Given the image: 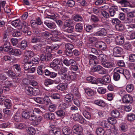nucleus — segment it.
<instances>
[{"instance_id":"nucleus-1","label":"nucleus","mask_w":135,"mask_h":135,"mask_svg":"<svg viewBox=\"0 0 135 135\" xmlns=\"http://www.w3.org/2000/svg\"><path fill=\"white\" fill-rule=\"evenodd\" d=\"M26 85L27 86H25V91L27 95L36 96L39 94V89L36 88H33L32 87Z\"/></svg>"},{"instance_id":"nucleus-2","label":"nucleus","mask_w":135,"mask_h":135,"mask_svg":"<svg viewBox=\"0 0 135 135\" xmlns=\"http://www.w3.org/2000/svg\"><path fill=\"white\" fill-rule=\"evenodd\" d=\"M60 61L58 59H54L50 64V67L55 71H57L60 70Z\"/></svg>"},{"instance_id":"nucleus-3","label":"nucleus","mask_w":135,"mask_h":135,"mask_svg":"<svg viewBox=\"0 0 135 135\" xmlns=\"http://www.w3.org/2000/svg\"><path fill=\"white\" fill-rule=\"evenodd\" d=\"M127 17L125 20V23H129L132 22L133 20L134 17L135 16V12L133 11L127 13Z\"/></svg>"},{"instance_id":"nucleus-4","label":"nucleus","mask_w":135,"mask_h":135,"mask_svg":"<svg viewBox=\"0 0 135 135\" xmlns=\"http://www.w3.org/2000/svg\"><path fill=\"white\" fill-rule=\"evenodd\" d=\"M122 51V49L119 47H114L113 49V55L116 57L121 56V53Z\"/></svg>"},{"instance_id":"nucleus-5","label":"nucleus","mask_w":135,"mask_h":135,"mask_svg":"<svg viewBox=\"0 0 135 135\" xmlns=\"http://www.w3.org/2000/svg\"><path fill=\"white\" fill-rule=\"evenodd\" d=\"M109 14L110 16L114 17L116 14V11H118V8L115 6H112L108 9Z\"/></svg>"},{"instance_id":"nucleus-6","label":"nucleus","mask_w":135,"mask_h":135,"mask_svg":"<svg viewBox=\"0 0 135 135\" xmlns=\"http://www.w3.org/2000/svg\"><path fill=\"white\" fill-rule=\"evenodd\" d=\"M95 47L100 50H104L107 48L106 44L103 41L97 42L95 45Z\"/></svg>"},{"instance_id":"nucleus-7","label":"nucleus","mask_w":135,"mask_h":135,"mask_svg":"<svg viewBox=\"0 0 135 135\" xmlns=\"http://www.w3.org/2000/svg\"><path fill=\"white\" fill-rule=\"evenodd\" d=\"M122 100L124 103H131L133 101L132 97L128 94L124 95L122 98Z\"/></svg>"},{"instance_id":"nucleus-8","label":"nucleus","mask_w":135,"mask_h":135,"mask_svg":"<svg viewBox=\"0 0 135 135\" xmlns=\"http://www.w3.org/2000/svg\"><path fill=\"white\" fill-rule=\"evenodd\" d=\"M106 34L107 32L105 29L104 28H102L100 31L94 33V35L96 36H104Z\"/></svg>"},{"instance_id":"nucleus-9","label":"nucleus","mask_w":135,"mask_h":135,"mask_svg":"<svg viewBox=\"0 0 135 135\" xmlns=\"http://www.w3.org/2000/svg\"><path fill=\"white\" fill-rule=\"evenodd\" d=\"M50 135H60L61 130L60 128H54L50 131Z\"/></svg>"},{"instance_id":"nucleus-10","label":"nucleus","mask_w":135,"mask_h":135,"mask_svg":"<svg viewBox=\"0 0 135 135\" xmlns=\"http://www.w3.org/2000/svg\"><path fill=\"white\" fill-rule=\"evenodd\" d=\"M45 119L47 120H53L55 118L54 114L52 113H47L44 115Z\"/></svg>"},{"instance_id":"nucleus-11","label":"nucleus","mask_w":135,"mask_h":135,"mask_svg":"<svg viewBox=\"0 0 135 135\" xmlns=\"http://www.w3.org/2000/svg\"><path fill=\"white\" fill-rule=\"evenodd\" d=\"M44 73L45 75L49 76L51 78H54L57 75L56 73L54 72H51L47 69L45 70Z\"/></svg>"},{"instance_id":"nucleus-12","label":"nucleus","mask_w":135,"mask_h":135,"mask_svg":"<svg viewBox=\"0 0 135 135\" xmlns=\"http://www.w3.org/2000/svg\"><path fill=\"white\" fill-rule=\"evenodd\" d=\"M124 38L122 36L119 35L117 36L115 38V41L117 44L121 45L124 43Z\"/></svg>"},{"instance_id":"nucleus-13","label":"nucleus","mask_w":135,"mask_h":135,"mask_svg":"<svg viewBox=\"0 0 135 135\" xmlns=\"http://www.w3.org/2000/svg\"><path fill=\"white\" fill-rule=\"evenodd\" d=\"M83 28L82 24L78 23L75 25L74 30L76 32H80L83 31Z\"/></svg>"},{"instance_id":"nucleus-14","label":"nucleus","mask_w":135,"mask_h":135,"mask_svg":"<svg viewBox=\"0 0 135 135\" xmlns=\"http://www.w3.org/2000/svg\"><path fill=\"white\" fill-rule=\"evenodd\" d=\"M37 119V117L34 115H31L30 116L29 118L30 120L32 121L31 124L34 126L38 124V122L36 121Z\"/></svg>"},{"instance_id":"nucleus-15","label":"nucleus","mask_w":135,"mask_h":135,"mask_svg":"<svg viewBox=\"0 0 135 135\" xmlns=\"http://www.w3.org/2000/svg\"><path fill=\"white\" fill-rule=\"evenodd\" d=\"M12 47L10 46V44L8 41H5L3 45V50L4 51L7 52L10 51L11 49L12 48Z\"/></svg>"},{"instance_id":"nucleus-16","label":"nucleus","mask_w":135,"mask_h":135,"mask_svg":"<svg viewBox=\"0 0 135 135\" xmlns=\"http://www.w3.org/2000/svg\"><path fill=\"white\" fill-rule=\"evenodd\" d=\"M112 116L114 118H120L121 116L119 112L117 110H112L111 112Z\"/></svg>"},{"instance_id":"nucleus-17","label":"nucleus","mask_w":135,"mask_h":135,"mask_svg":"<svg viewBox=\"0 0 135 135\" xmlns=\"http://www.w3.org/2000/svg\"><path fill=\"white\" fill-rule=\"evenodd\" d=\"M128 127L125 123H121L119 126V129L123 132H125L127 131Z\"/></svg>"},{"instance_id":"nucleus-18","label":"nucleus","mask_w":135,"mask_h":135,"mask_svg":"<svg viewBox=\"0 0 135 135\" xmlns=\"http://www.w3.org/2000/svg\"><path fill=\"white\" fill-rule=\"evenodd\" d=\"M63 134L65 135H69L72 133V131L69 127H64L62 129Z\"/></svg>"},{"instance_id":"nucleus-19","label":"nucleus","mask_w":135,"mask_h":135,"mask_svg":"<svg viewBox=\"0 0 135 135\" xmlns=\"http://www.w3.org/2000/svg\"><path fill=\"white\" fill-rule=\"evenodd\" d=\"M10 53L13 55H20L21 54V51L18 49H13V48H11L10 49Z\"/></svg>"},{"instance_id":"nucleus-20","label":"nucleus","mask_w":135,"mask_h":135,"mask_svg":"<svg viewBox=\"0 0 135 135\" xmlns=\"http://www.w3.org/2000/svg\"><path fill=\"white\" fill-rule=\"evenodd\" d=\"M25 57L28 58H31L34 55V52L31 51H26L24 52Z\"/></svg>"},{"instance_id":"nucleus-21","label":"nucleus","mask_w":135,"mask_h":135,"mask_svg":"<svg viewBox=\"0 0 135 135\" xmlns=\"http://www.w3.org/2000/svg\"><path fill=\"white\" fill-rule=\"evenodd\" d=\"M118 3L122 7H126L129 5V3L127 0H120Z\"/></svg>"},{"instance_id":"nucleus-22","label":"nucleus","mask_w":135,"mask_h":135,"mask_svg":"<svg viewBox=\"0 0 135 135\" xmlns=\"http://www.w3.org/2000/svg\"><path fill=\"white\" fill-rule=\"evenodd\" d=\"M41 35L48 39H50L52 37V35L48 32L46 31L41 33Z\"/></svg>"},{"instance_id":"nucleus-23","label":"nucleus","mask_w":135,"mask_h":135,"mask_svg":"<svg viewBox=\"0 0 135 135\" xmlns=\"http://www.w3.org/2000/svg\"><path fill=\"white\" fill-rule=\"evenodd\" d=\"M95 104L101 107H104L105 105V104L104 101L101 99H98L94 101Z\"/></svg>"},{"instance_id":"nucleus-24","label":"nucleus","mask_w":135,"mask_h":135,"mask_svg":"<svg viewBox=\"0 0 135 135\" xmlns=\"http://www.w3.org/2000/svg\"><path fill=\"white\" fill-rule=\"evenodd\" d=\"M56 113L58 117H62L67 113H65V111L62 109H59L56 111Z\"/></svg>"},{"instance_id":"nucleus-25","label":"nucleus","mask_w":135,"mask_h":135,"mask_svg":"<svg viewBox=\"0 0 135 135\" xmlns=\"http://www.w3.org/2000/svg\"><path fill=\"white\" fill-rule=\"evenodd\" d=\"M41 37L39 35H35L32 36L31 41L32 43H36L39 42L41 40Z\"/></svg>"},{"instance_id":"nucleus-26","label":"nucleus","mask_w":135,"mask_h":135,"mask_svg":"<svg viewBox=\"0 0 135 135\" xmlns=\"http://www.w3.org/2000/svg\"><path fill=\"white\" fill-rule=\"evenodd\" d=\"M98 59L102 63L104 62L107 60V57L106 55L103 54H101L98 56Z\"/></svg>"},{"instance_id":"nucleus-27","label":"nucleus","mask_w":135,"mask_h":135,"mask_svg":"<svg viewBox=\"0 0 135 135\" xmlns=\"http://www.w3.org/2000/svg\"><path fill=\"white\" fill-rule=\"evenodd\" d=\"M73 96L72 94H69L66 95L65 99L66 102H71L73 99Z\"/></svg>"},{"instance_id":"nucleus-28","label":"nucleus","mask_w":135,"mask_h":135,"mask_svg":"<svg viewBox=\"0 0 135 135\" xmlns=\"http://www.w3.org/2000/svg\"><path fill=\"white\" fill-rule=\"evenodd\" d=\"M73 23V21L70 19L66 20L64 23L63 27V28H66L67 27L72 26Z\"/></svg>"},{"instance_id":"nucleus-29","label":"nucleus","mask_w":135,"mask_h":135,"mask_svg":"<svg viewBox=\"0 0 135 135\" xmlns=\"http://www.w3.org/2000/svg\"><path fill=\"white\" fill-rule=\"evenodd\" d=\"M101 68V66L98 64H95L91 68V70L93 72L98 71Z\"/></svg>"},{"instance_id":"nucleus-30","label":"nucleus","mask_w":135,"mask_h":135,"mask_svg":"<svg viewBox=\"0 0 135 135\" xmlns=\"http://www.w3.org/2000/svg\"><path fill=\"white\" fill-rule=\"evenodd\" d=\"M13 118L15 121L19 122L21 121V115L19 113H17L13 117Z\"/></svg>"},{"instance_id":"nucleus-31","label":"nucleus","mask_w":135,"mask_h":135,"mask_svg":"<svg viewBox=\"0 0 135 135\" xmlns=\"http://www.w3.org/2000/svg\"><path fill=\"white\" fill-rule=\"evenodd\" d=\"M96 132L97 135H104L105 133L104 130L102 128H97L96 129Z\"/></svg>"},{"instance_id":"nucleus-32","label":"nucleus","mask_w":135,"mask_h":135,"mask_svg":"<svg viewBox=\"0 0 135 135\" xmlns=\"http://www.w3.org/2000/svg\"><path fill=\"white\" fill-rule=\"evenodd\" d=\"M86 80L89 83L95 84L96 82L95 81L96 80V79L93 76H90L87 77L86 78Z\"/></svg>"},{"instance_id":"nucleus-33","label":"nucleus","mask_w":135,"mask_h":135,"mask_svg":"<svg viewBox=\"0 0 135 135\" xmlns=\"http://www.w3.org/2000/svg\"><path fill=\"white\" fill-rule=\"evenodd\" d=\"M102 64L104 67L108 68H112L114 65V63L112 62H104L102 63Z\"/></svg>"},{"instance_id":"nucleus-34","label":"nucleus","mask_w":135,"mask_h":135,"mask_svg":"<svg viewBox=\"0 0 135 135\" xmlns=\"http://www.w3.org/2000/svg\"><path fill=\"white\" fill-rule=\"evenodd\" d=\"M44 23L48 28L50 29H54L55 28V24L53 22H45Z\"/></svg>"},{"instance_id":"nucleus-35","label":"nucleus","mask_w":135,"mask_h":135,"mask_svg":"<svg viewBox=\"0 0 135 135\" xmlns=\"http://www.w3.org/2000/svg\"><path fill=\"white\" fill-rule=\"evenodd\" d=\"M20 20L17 19L12 21L11 22V24L14 27H17L18 29V26L20 25Z\"/></svg>"},{"instance_id":"nucleus-36","label":"nucleus","mask_w":135,"mask_h":135,"mask_svg":"<svg viewBox=\"0 0 135 135\" xmlns=\"http://www.w3.org/2000/svg\"><path fill=\"white\" fill-rule=\"evenodd\" d=\"M127 120L130 121H132L135 119V115L133 113L129 114L127 115Z\"/></svg>"},{"instance_id":"nucleus-37","label":"nucleus","mask_w":135,"mask_h":135,"mask_svg":"<svg viewBox=\"0 0 135 135\" xmlns=\"http://www.w3.org/2000/svg\"><path fill=\"white\" fill-rule=\"evenodd\" d=\"M73 19L75 21H82L83 19L82 17L79 15H76L73 17Z\"/></svg>"},{"instance_id":"nucleus-38","label":"nucleus","mask_w":135,"mask_h":135,"mask_svg":"<svg viewBox=\"0 0 135 135\" xmlns=\"http://www.w3.org/2000/svg\"><path fill=\"white\" fill-rule=\"evenodd\" d=\"M27 42L25 40H23L21 42L20 48L23 50H24L27 47Z\"/></svg>"},{"instance_id":"nucleus-39","label":"nucleus","mask_w":135,"mask_h":135,"mask_svg":"<svg viewBox=\"0 0 135 135\" xmlns=\"http://www.w3.org/2000/svg\"><path fill=\"white\" fill-rule=\"evenodd\" d=\"M44 68L42 65H41L38 67L37 68V72L38 74L40 75L43 74L44 73Z\"/></svg>"},{"instance_id":"nucleus-40","label":"nucleus","mask_w":135,"mask_h":135,"mask_svg":"<svg viewBox=\"0 0 135 135\" xmlns=\"http://www.w3.org/2000/svg\"><path fill=\"white\" fill-rule=\"evenodd\" d=\"M115 27L117 30L119 31H122L124 29L123 25L122 24H120V23L116 25L115 26Z\"/></svg>"},{"instance_id":"nucleus-41","label":"nucleus","mask_w":135,"mask_h":135,"mask_svg":"<svg viewBox=\"0 0 135 135\" xmlns=\"http://www.w3.org/2000/svg\"><path fill=\"white\" fill-rule=\"evenodd\" d=\"M42 45L41 44H36L33 47V49L36 52L40 51L42 49Z\"/></svg>"},{"instance_id":"nucleus-42","label":"nucleus","mask_w":135,"mask_h":135,"mask_svg":"<svg viewBox=\"0 0 135 135\" xmlns=\"http://www.w3.org/2000/svg\"><path fill=\"white\" fill-rule=\"evenodd\" d=\"M85 92L86 94L90 97L93 96L94 95V91L91 89H86L85 90Z\"/></svg>"},{"instance_id":"nucleus-43","label":"nucleus","mask_w":135,"mask_h":135,"mask_svg":"<svg viewBox=\"0 0 135 135\" xmlns=\"http://www.w3.org/2000/svg\"><path fill=\"white\" fill-rule=\"evenodd\" d=\"M71 75L70 74V72H69L68 74H64L63 76H61V77L64 79H66L67 80H70L71 79Z\"/></svg>"},{"instance_id":"nucleus-44","label":"nucleus","mask_w":135,"mask_h":135,"mask_svg":"<svg viewBox=\"0 0 135 135\" xmlns=\"http://www.w3.org/2000/svg\"><path fill=\"white\" fill-rule=\"evenodd\" d=\"M75 3V1L73 0H68L66 4L68 6L70 7H73Z\"/></svg>"},{"instance_id":"nucleus-45","label":"nucleus","mask_w":135,"mask_h":135,"mask_svg":"<svg viewBox=\"0 0 135 135\" xmlns=\"http://www.w3.org/2000/svg\"><path fill=\"white\" fill-rule=\"evenodd\" d=\"M40 61V59L37 57L33 58L29 61L28 63L31 64H37Z\"/></svg>"},{"instance_id":"nucleus-46","label":"nucleus","mask_w":135,"mask_h":135,"mask_svg":"<svg viewBox=\"0 0 135 135\" xmlns=\"http://www.w3.org/2000/svg\"><path fill=\"white\" fill-rule=\"evenodd\" d=\"M15 127L19 129H22L24 128L25 126V124L23 123H18L15 125Z\"/></svg>"},{"instance_id":"nucleus-47","label":"nucleus","mask_w":135,"mask_h":135,"mask_svg":"<svg viewBox=\"0 0 135 135\" xmlns=\"http://www.w3.org/2000/svg\"><path fill=\"white\" fill-rule=\"evenodd\" d=\"M83 114L84 117L88 119H90L91 118V114L89 112L85 111L83 112Z\"/></svg>"},{"instance_id":"nucleus-48","label":"nucleus","mask_w":135,"mask_h":135,"mask_svg":"<svg viewBox=\"0 0 135 135\" xmlns=\"http://www.w3.org/2000/svg\"><path fill=\"white\" fill-rule=\"evenodd\" d=\"M45 104L46 105H49L51 104V102L50 99L49 97L47 96H46L43 99Z\"/></svg>"},{"instance_id":"nucleus-49","label":"nucleus","mask_w":135,"mask_h":135,"mask_svg":"<svg viewBox=\"0 0 135 135\" xmlns=\"http://www.w3.org/2000/svg\"><path fill=\"white\" fill-rule=\"evenodd\" d=\"M10 35L9 32L8 31H5L4 34V37L3 40L4 41H7V39L9 37Z\"/></svg>"},{"instance_id":"nucleus-50","label":"nucleus","mask_w":135,"mask_h":135,"mask_svg":"<svg viewBox=\"0 0 135 135\" xmlns=\"http://www.w3.org/2000/svg\"><path fill=\"white\" fill-rule=\"evenodd\" d=\"M65 46L66 50H72L74 48L73 45L70 43L66 44Z\"/></svg>"},{"instance_id":"nucleus-51","label":"nucleus","mask_w":135,"mask_h":135,"mask_svg":"<svg viewBox=\"0 0 135 135\" xmlns=\"http://www.w3.org/2000/svg\"><path fill=\"white\" fill-rule=\"evenodd\" d=\"M67 105L65 103H61L59 105V109H62L64 110L67 108Z\"/></svg>"},{"instance_id":"nucleus-52","label":"nucleus","mask_w":135,"mask_h":135,"mask_svg":"<svg viewBox=\"0 0 135 135\" xmlns=\"http://www.w3.org/2000/svg\"><path fill=\"white\" fill-rule=\"evenodd\" d=\"M97 91L100 94H104L106 92V89L102 87H99L98 88Z\"/></svg>"},{"instance_id":"nucleus-53","label":"nucleus","mask_w":135,"mask_h":135,"mask_svg":"<svg viewBox=\"0 0 135 135\" xmlns=\"http://www.w3.org/2000/svg\"><path fill=\"white\" fill-rule=\"evenodd\" d=\"M11 102V100L6 99L4 103V105L7 108H9L12 105Z\"/></svg>"},{"instance_id":"nucleus-54","label":"nucleus","mask_w":135,"mask_h":135,"mask_svg":"<svg viewBox=\"0 0 135 135\" xmlns=\"http://www.w3.org/2000/svg\"><path fill=\"white\" fill-rule=\"evenodd\" d=\"M56 105L55 104H53L50 105L49 107V109L51 112H53L56 109Z\"/></svg>"},{"instance_id":"nucleus-55","label":"nucleus","mask_w":135,"mask_h":135,"mask_svg":"<svg viewBox=\"0 0 135 135\" xmlns=\"http://www.w3.org/2000/svg\"><path fill=\"white\" fill-rule=\"evenodd\" d=\"M28 133L31 135H34L35 133V130L32 127H29L28 128Z\"/></svg>"},{"instance_id":"nucleus-56","label":"nucleus","mask_w":135,"mask_h":135,"mask_svg":"<svg viewBox=\"0 0 135 135\" xmlns=\"http://www.w3.org/2000/svg\"><path fill=\"white\" fill-rule=\"evenodd\" d=\"M48 44H49V43L47 42V44H46L47 46L46 47V51L47 52L49 53L50 54L53 51L51 46L48 45Z\"/></svg>"},{"instance_id":"nucleus-57","label":"nucleus","mask_w":135,"mask_h":135,"mask_svg":"<svg viewBox=\"0 0 135 135\" xmlns=\"http://www.w3.org/2000/svg\"><path fill=\"white\" fill-rule=\"evenodd\" d=\"M108 121L109 123L112 124H115L117 123V120L111 117L108 118Z\"/></svg>"},{"instance_id":"nucleus-58","label":"nucleus","mask_w":135,"mask_h":135,"mask_svg":"<svg viewBox=\"0 0 135 135\" xmlns=\"http://www.w3.org/2000/svg\"><path fill=\"white\" fill-rule=\"evenodd\" d=\"M126 88L127 91L128 92H130L133 90L134 86L133 85H127Z\"/></svg>"},{"instance_id":"nucleus-59","label":"nucleus","mask_w":135,"mask_h":135,"mask_svg":"<svg viewBox=\"0 0 135 135\" xmlns=\"http://www.w3.org/2000/svg\"><path fill=\"white\" fill-rule=\"evenodd\" d=\"M66 28H67L66 29V31L70 33H72L73 32L74 30V26L72 25L67 27Z\"/></svg>"},{"instance_id":"nucleus-60","label":"nucleus","mask_w":135,"mask_h":135,"mask_svg":"<svg viewBox=\"0 0 135 135\" xmlns=\"http://www.w3.org/2000/svg\"><path fill=\"white\" fill-rule=\"evenodd\" d=\"M34 100L37 102L42 104L43 103V99L40 97H36L34 98Z\"/></svg>"},{"instance_id":"nucleus-61","label":"nucleus","mask_w":135,"mask_h":135,"mask_svg":"<svg viewBox=\"0 0 135 135\" xmlns=\"http://www.w3.org/2000/svg\"><path fill=\"white\" fill-rule=\"evenodd\" d=\"M67 87V85H58L57 88L61 90H63L65 89Z\"/></svg>"},{"instance_id":"nucleus-62","label":"nucleus","mask_w":135,"mask_h":135,"mask_svg":"<svg viewBox=\"0 0 135 135\" xmlns=\"http://www.w3.org/2000/svg\"><path fill=\"white\" fill-rule=\"evenodd\" d=\"M127 79H129L130 77V75L128 70L124 69V72L123 75Z\"/></svg>"},{"instance_id":"nucleus-63","label":"nucleus","mask_w":135,"mask_h":135,"mask_svg":"<svg viewBox=\"0 0 135 135\" xmlns=\"http://www.w3.org/2000/svg\"><path fill=\"white\" fill-rule=\"evenodd\" d=\"M89 64L90 65H94L95 64H99V62L98 60L90 59L89 60Z\"/></svg>"},{"instance_id":"nucleus-64","label":"nucleus","mask_w":135,"mask_h":135,"mask_svg":"<svg viewBox=\"0 0 135 135\" xmlns=\"http://www.w3.org/2000/svg\"><path fill=\"white\" fill-rule=\"evenodd\" d=\"M113 79L115 81L118 80L120 78L119 74L116 72H114L113 74Z\"/></svg>"}]
</instances>
